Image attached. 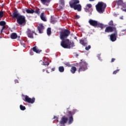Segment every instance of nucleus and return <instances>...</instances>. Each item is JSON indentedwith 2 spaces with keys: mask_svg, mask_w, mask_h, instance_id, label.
<instances>
[{
  "mask_svg": "<svg viewBox=\"0 0 126 126\" xmlns=\"http://www.w3.org/2000/svg\"><path fill=\"white\" fill-rule=\"evenodd\" d=\"M70 34V32L68 30H64L60 33V39L62 40L61 46L64 49H70V48L74 47V42H71L69 39H66Z\"/></svg>",
  "mask_w": 126,
  "mask_h": 126,
  "instance_id": "1",
  "label": "nucleus"
},
{
  "mask_svg": "<svg viewBox=\"0 0 126 126\" xmlns=\"http://www.w3.org/2000/svg\"><path fill=\"white\" fill-rule=\"evenodd\" d=\"M117 24H114L113 21H111V41L112 42H115L117 41V38L118 37V31H117Z\"/></svg>",
  "mask_w": 126,
  "mask_h": 126,
  "instance_id": "2",
  "label": "nucleus"
},
{
  "mask_svg": "<svg viewBox=\"0 0 126 126\" xmlns=\"http://www.w3.org/2000/svg\"><path fill=\"white\" fill-rule=\"evenodd\" d=\"M79 3V0H73V2H69V5L71 8H73L74 10L81 11V5Z\"/></svg>",
  "mask_w": 126,
  "mask_h": 126,
  "instance_id": "3",
  "label": "nucleus"
},
{
  "mask_svg": "<svg viewBox=\"0 0 126 126\" xmlns=\"http://www.w3.org/2000/svg\"><path fill=\"white\" fill-rule=\"evenodd\" d=\"M106 3L103 2H98L95 5L96 9L99 13H103L105 11V8H106Z\"/></svg>",
  "mask_w": 126,
  "mask_h": 126,
  "instance_id": "4",
  "label": "nucleus"
},
{
  "mask_svg": "<svg viewBox=\"0 0 126 126\" xmlns=\"http://www.w3.org/2000/svg\"><path fill=\"white\" fill-rule=\"evenodd\" d=\"M89 23L91 26H93V27H99V28H101V29H103V28L105 27V26H104V25L92 19H90L89 20Z\"/></svg>",
  "mask_w": 126,
  "mask_h": 126,
  "instance_id": "5",
  "label": "nucleus"
},
{
  "mask_svg": "<svg viewBox=\"0 0 126 126\" xmlns=\"http://www.w3.org/2000/svg\"><path fill=\"white\" fill-rule=\"evenodd\" d=\"M79 68L78 70V72L81 71H85L88 69L87 65L88 63L84 61L83 60H81V62L79 63Z\"/></svg>",
  "mask_w": 126,
  "mask_h": 126,
  "instance_id": "6",
  "label": "nucleus"
},
{
  "mask_svg": "<svg viewBox=\"0 0 126 126\" xmlns=\"http://www.w3.org/2000/svg\"><path fill=\"white\" fill-rule=\"evenodd\" d=\"M17 23L19 24V25H23V24H25V23H26L25 16L21 15L17 19Z\"/></svg>",
  "mask_w": 126,
  "mask_h": 126,
  "instance_id": "7",
  "label": "nucleus"
},
{
  "mask_svg": "<svg viewBox=\"0 0 126 126\" xmlns=\"http://www.w3.org/2000/svg\"><path fill=\"white\" fill-rule=\"evenodd\" d=\"M34 52L36 53V54H40L41 52H42V50L38 49V48H37V46H34L32 47V50L30 51V55H31V56H33V55H34Z\"/></svg>",
  "mask_w": 126,
  "mask_h": 126,
  "instance_id": "8",
  "label": "nucleus"
},
{
  "mask_svg": "<svg viewBox=\"0 0 126 126\" xmlns=\"http://www.w3.org/2000/svg\"><path fill=\"white\" fill-rule=\"evenodd\" d=\"M26 34L29 37V38H31V39H33L34 36H33V34H35V35H37V33L35 32V31H32L30 29H28L27 31H26Z\"/></svg>",
  "mask_w": 126,
  "mask_h": 126,
  "instance_id": "9",
  "label": "nucleus"
},
{
  "mask_svg": "<svg viewBox=\"0 0 126 126\" xmlns=\"http://www.w3.org/2000/svg\"><path fill=\"white\" fill-rule=\"evenodd\" d=\"M24 101L25 102H27L30 104H34V103H35V97H32L31 98L28 95H26Z\"/></svg>",
  "mask_w": 126,
  "mask_h": 126,
  "instance_id": "10",
  "label": "nucleus"
},
{
  "mask_svg": "<svg viewBox=\"0 0 126 126\" xmlns=\"http://www.w3.org/2000/svg\"><path fill=\"white\" fill-rule=\"evenodd\" d=\"M68 113L70 115L68 119V125H71V123H73V116L72 115H74V112L69 111Z\"/></svg>",
  "mask_w": 126,
  "mask_h": 126,
  "instance_id": "11",
  "label": "nucleus"
},
{
  "mask_svg": "<svg viewBox=\"0 0 126 126\" xmlns=\"http://www.w3.org/2000/svg\"><path fill=\"white\" fill-rule=\"evenodd\" d=\"M44 29H45V27H44L43 24H40L37 27V30L40 34H42L44 32Z\"/></svg>",
  "mask_w": 126,
  "mask_h": 126,
  "instance_id": "12",
  "label": "nucleus"
},
{
  "mask_svg": "<svg viewBox=\"0 0 126 126\" xmlns=\"http://www.w3.org/2000/svg\"><path fill=\"white\" fill-rule=\"evenodd\" d=\"M68 121V118H67V117L66 116H63L60 122V125H64L67 123Z\"/></svg>",
  "mask_w": 126,
  "mask_h": 126,
  "instance_id": "13",
  "label": "nucleus"
},
{
  "mask_svg": "<svg viewBox=\"0 0 126 126\" xmlns=\"http://www.w3.org/2000/svg\"><path fill=\"white\" fill-rule=\"evenodd\" d=\"M21 15H20V14H19V13H18L17 11H15L12 13L11 16L12 18H16V19H17V18H18V17H20Z\"/></svg>",
  "mask_w": 126,
  "mask_h": 126,
  "instance_id": "14",
  "label": "nucleus"
},
{
  "mask_svg": "<svg viewBox=\"0 0 126 126\" xmlns=\"http://www.w3.org/2000/svg\"><path fill=\"white\" fill-rule=\"evenodd\" d=\"M10 38L13 40L16 39V38H17V34L15 32L12 33L10 35Z\"/></svg>",
  "mask_w": 126,
  "mask_h": 126,
  "instance_id": "15",
  "label": "nucleus"
},
{
  "mask_svg": "<svg viewBox=\"0 0 126 126\" xmlns=\"http://www.w3.org/2000/svg\"><path fill=\"white\" fill-rule=\"evenodd\" d=\"M45 14V13L42 12L41 14H40V18L41 19V20H42V21H44L46 22L47 21V19H46V17H45L44 16V15Z\"/></svg>",
  "mask_w": 126,
  "mask_h": 126,
  "instance_id": "16",
  "label": "nucleus"
},
{
  "mask_svg": "<svg viewBox=\"0 0 126 126\" xmlns=\"http://www.w3.org/2000/svg\"><path fill=\"white\" fill-rule=\"evenodd\" d=\"M116 3L118 6H120V5L123 6V5L124 4V1H123V0H118L116 1Z\"/></svg>",
  "mask_w": 126,
  "mask_h": 126,
  "instance_id": "17",
  "label": "nucleus"
},
{
  "mask_svg": "<svg viewBox=\"0 0 126 126\" xmlns=\"http://www.w3.org/2000/svg\"><path fill=\"white\" fill-rule=\"evenodd\" d=\"M26 11L27 13L30 14H32L34 13V10L31 9V10L29 9H26Z\"/></svg>",
  "mask_w": 126,
  "mask_h": 126,
  "instance_id": "18",
  "label": "nucleus"
},
{
  "mask_svg": "<svg viewBox=\"0 0 126 126\" xmlns=\"http://www.w3.org/2000/svg\"><path fill=\"white\" fill-rule=\"evenodd\" d=\"M41 2L43 4H46V3H50L51 2V0H40Z\"/></svg>",
  "mask_w": 126,
  "mask_h": 126,
  "instance_id": "19",
  "label": "nucleus"
},
{
  "mask_svg": "<svg viewBox=\"0 0 126 126\" xmlns=\"http://www.w3.org/2000/svg\"><path fill=\"white\" fill-rule=\"evenodd\" d=\"M71 73L74 74L75 71H76V67L75 66H72L70 69Z\"/></svg>",
  "mask_w": 126,
  "mask_h": 126,
  "instance_id": "20",
  "label": "nucleus"
},
{
  "mask_svg": "<svg viewBox=\"0 0 126 126\" xmlns=\"http://www.w3.org/2000/svg\"><path fill=\"white\" fill-rule=\"evenodd\" d=\"M59 71L60 72H63L64 71V67L63 66H59Z\"/></svg>",
  "mask_w": 126,
  "mask_h": 126,
  "instance_id": "21",
  "label": "nucleus"
},
{
  "mask_svg": "<svg viewBox=\"0 0 126 126\" xmlns=\"http://www.w3.org/2000/svg\"><path fill=\"white\" fill-rule=\"evenodd\" d=\"M122 6L123 8H121L122 10L123 11H125V12H126V4L124 3Z\"/></svg>",
  "mask_w": 126,
  "mask_h": 126,
  "instance_id": "22",
  "label": "nucleus"
},
{
  "mask_svg": "<svg viewBox=\"0 0 126 126\" xmlns=\"http://www.w3.org/2000/svg\"><path fill=\"white\" fill-rule=\"evenodd\" d=\"M80 44H81V45H83V46H86V45H87V42H85L84 40H80Z\"/></svg>",
  "mask_w": 126,
  "mask_h": 126,
  "instance_id": "23",
  "label": "nucleus"
},
{
  "mask_svg": "<svg viewBox=\"0 0 126 126\" xmlns=\"http://www.w3.org/2000/svg\"><path fill=\"white\" fill-rule=\"evenodd\" d=\"M105 32L109 33L111 32V26L108 27L105 29Z\"/></svg>",
  "mask_w": 126,
  "mask_h": 126,
  "instance_id": "24",
  "label": "nucleus"
},
{
  "mask_svg": "<svg viewBox=\"0 0 126 126\" xmlns=\"http://www.w3.org/2000/svg\"><path fill=\"white\" fill-rule=\"evenodd\" d=\"M47 35H50L52 34V31H51V28H48L47 29Z\"/></svg>",
  "mask_w": 126,
  "mask_h": 126,
  "instance_id": "25",
  "label": "nucleus"
},
{
  "mask_svg": "<svg viewBox=\"0 0 126 126\" xmlns=\"http://www.w3.org/2000/svg\"><path fill=\"white\" fill-rule=\"evenodd\" d=\"M6 24V23H5V22L3 21H1L0 22V26H4Z\"/></svg>",
  "mask_w": 126,
  "mask_h": 126,
  "instance_id": "26",
  "label": "nucleus"
},
{
  "mask_svg": "<svg viewBox=\"0 0 126 126\" xmlns=\"http://www.w3.org/2000/svg\"><path fill=\"white\" fill-rule=\"evenodd\" d=\"M20 110H21L22 111H24L25 110H26V108L25 107V106L22 105H20Z\"/></svg>",
  "mask_w": 126,
  "mask_h": 126,
  "instance_id": "27",
  "label": "nucleus"
},
{
  "mask_svg": "<svg viewBox=\"0 0 126 126\" xmlns=\"http://www.w3.org/2000/svg\"><path fill=\"white\" fill-rule=\"evenodd\" d=\"M91 49V45H88V46H86L85 47V50L86 51H89Z\"/></svg>",
  "mask_w": 126,
  "mask_h": 126,
  "instance_id": "28",
  "label": "nucleus"
},
{
  "mask_svg": "<svg viewBox=\"0 0 126 126\" xmlns=\"http://www.w3.org/2000/svg\"><path fill=\"white\" fill-rule=\"evenodd\" d=\"M34 13H36V14H40V9H36L35 11H34Z\"/></svg>",
  "mask_w": 126,
  "mask_h": 126,
  "instance_id": "29",
  "label": "nucleus"
},
{
  "mask_svg": "<svg viewBox=\"0 0 126 126\" xmlns=\"http://www.w3.org/2000/svg\"><path fill=\"white\" fill-rule=\"evenodd\" d=\"M50 64V63L46 62L45 63L43 62L42 63V65H49Z\"/></svg>",
  "mask_w": 126,
  "mask_h": 126,
  "instance_id": "30",
  "label": "nucleus"
},
{
  "mask_svg": "<svg viewBox=\"0 0 126 126\" xmlns=\"http://www.w3.org/2000/svg\"><path fill=\"white\" fill-rule=\"evenodd\" d=\"M64 64L65 65H66V66H68V67H71V65L69 64V63H64Z\"/></svg>",
  "mask_w": 126,
  "mask_h": 126,
  "instance_id": "31",
  "label": "nucleus"
},
{
  "mask_svg": "<svg viewBox=\"0 0 126 126\" xmlns=\"http://www.w3.org/2000/svg\"><path fill=\"white\" fill-rule=\"evenodd\" d=\"M2 17H3V12L0 11V18H2Z\"/></svg>",
  "mask_w": 126,
  "mask_h": 126,
  "instance_id": "32",
  "label": "nucleus"
},
{
  "mask_svg": "<svg viewBox=\"0 0 126 126\" xmlns=\"http://www.w3.org/2000/svg\"><path fill=\"white\" fill-rule=\"evenodd\" d=\"M119 71H120V69H117L116 70L114 71L113 72V74H117V73H118V72H119Z\"/></svg>",
  "mask_w": 126,
  "mask_h": 126,
  "instance_id": "33",
  "label": "nucleus"
},
{
  "mask_svg": "<svg viewBox=\"0 0 126 126\" xmlns=\"http://www.w3.org/2000/svg\"><path fill=\"white\" fill-rule=\"evenodd\" d=\"M87 6L89 7V8H91L92 7V5L91 4H88Z\"/></svg>",
  "mask_w": 126,
  "mask_h": 126,
  "instance_id": "34",
  "label": "nucleus"
},
{
  "mask_svg": "<svg viewBox=\"0 0 126 126\" xmlns=\"http://www.w3.org/2000/svg\"><path fill=\"white\" fill-rule=\"evenodd\" d=\"M75 18L76 19H79V18H80V16H79V15H76Z\"/></svg>",
  "mask_w": 126,
  "mask_h": 126,
  "instance_id": "35",
  "label": "nucleus"
},
{
  "mask_svg": "<svg viewBox=\"0 0 126 126\" xmlns=\"http://www.w3.org/2000/svg\"><path fill=\"white\" fill-rule=\"evenodd\" d=\"M116 61V59H114V58H112L111 59V63H114V61Z\"/></svg>",
  "mask_w": 126,
  "mask_h": 126,
  "instance_id": "36",
  "label": "nucleus"
},
{
  "mask_svg": "<svg viewBox=\"0 0 126 126\" xmlns=\"http://www.w3.org/2000/svg\"><path fill=\"white\" fill-rule=\"evenodd\" d=\"M2 30H4V29H5V26H2Z\"/></svg>",
  "mask_w": 126,
  "mask_h": 126,
  "instance_id": "37",
  "label": "nucleus"
},
{
  "mask_svg": "<svg viewBox=\"0 0 126 126\" xmlns=\"http://www.w3.org/2000/svg\"><path fill=\"white\" fill-rule=\"evenodd\" d=\"M52 71H55V67L51 69Z\"/></svg>",
  "mask_w": 126,
  "mask_h": 126,
  "instance_id": "38",
  "label": "nucleus"
},
{
  "mask_svg": "<svg viewBox=\"0 0 126 126\" xmlns=\"http://www.w3.org/2000/svg\"><path fill=\"white\" fill-rule=\"evenodd\" d=\"M53 119L55 120L56 119H57V120H58V117H57L56 116H54Z\"/></svg>",
  "mask_w": 126,
  "mask_h": 126,
  "instance_id": "39",
  "label": "nucleus"
},
{
  "mask_svg": "<svg viewBox=\"0 0 126 126\" xmlns=\"http://www.w3.org/2000/svg\"><path fill=\"white\" fill-rule=\"evenodd\" d=\"M15 83H18V81L17 80H15Z\"/></svg>",
  "mask_w": 126,
  "mask_h": 126,
  "instance_id": "40",
  "label": "nucleus"
},
{
  "mask_svg": "<svg viewBox=\"0 0 126 126\" xmlns=\"http://www.w3.org/2000/svg\"><path fill=\"white\" fill-rule=\"evenodd\" d=\"M125 31H126V29L122 30V32H125Z\"/></svg>",
  "mask_w": 126,
  "mask_h": 126,
  "instance_id": "41",
  "label": "nucleus"
},
{
  "mask_svg": "<svg viewBox=\"0 0 126 126\" xmlns=\"http://www.w3.org/2000/svg\"><path fill=\"white\" fill-rule=\"evenodd\" d=\"M108 36H109V37H110V38H109L110 40H111V35H109Z\"/></svg>",
  "mask_w": 126,
  "mask_h": 126,
  "instance_id": "42",
  "label": "nucleus"
},
{
  "mask_svg": "<svg viewBox=\"0 0 126 126\" xmlns=\"http://www.w3.org/2000/svg\"><path fill=\"white\" fill-rule=\"evenodd\" d=\"M90 0V1H94V0Z\"/></svg>",
  "mask_w": 126,
  "mask_h": 126,
  "instance_id": "43",
  "label": "nucleus"
},
{
  "mask_svg": "<svg viewBox=\"0 0 126 126\" xmlns=\"http://www.w3.org/2000/svg\"><path fill=\"white\" fill-rule=\"evenodd\" d=\"M3 30H1V31H0V33H2V31H3Z\"/></svg>",
  "mask_w": 126,
  "mask_h": 126,
  "instance_id": "44",
  "label": "nucleus"
},
{
  "mask_svg": "<svg viewBox=\"0 0 126 126\" xmlns=\"http://www.w3.org/2000/svg\"><path fill=\"white\" fill-rule=\"evenodd\" d=\"M42 72H45V69L42 70Z\"/></svg>",
  "mask_w": 126,
  "mask_h": 126,
  "instance_id": "45",
  "label": "nucleus"
},
{
  "mask_svg": "<svg viewBox=\"0 0 126 126\" xmlns=\"http://www.w3.org/2000/svg\"><path fill=\"white\" fill-rule=\"evenodd\" d=\"M120 19H123V17H121Z\"/></svg>",
  "mask_w": 126,
  "mask_h": 126,
  "instance_id": "46",
  "label": "nucleus"
},
{
  "mask_svg": "<svg viewBox=\"0 0 126 126\" xmlns=\"http://www.w3.org/2000/svg\"><path fill=\"white\" fill-rule=\"evenodd\" d=\"M46 71H47V72L48 73H49V72H48V70H47Z\"/></svg>",
  "mask_w": 126,
  "mask_h": 126,
  "instance_id": "47",
  "label": "nucleus"
},
{
  "mask_svg": "<svg viewBox=\"0 0 126 126\" xmlns=\"http://www.w3.org/2000/svg\"><path fill=\"white\" fill-rule=\"evenodd\" d=\"M23 45L25 46V44L23 43Z\"/></svg>",
  "mask_w": 126,
  "mask_h": 126,
  "instance_id": "48",
  "label": "nucleus"
},
{
  "mask_svg": "<svg viewBox=\"0 0 126 126\" xmlns=\"http://www.w3.org/2000/svg\"><path fill=\"white\" fill-rule=\"evenodd\" d=\"M23 13H25V12L23 11Z\"/></svg>",
  "mask_w": 126,
  "mask_h": 126,
  "instance_id": "49",
  "label": "nucleus"
},
{
  "mask_svg": "<svg viewBox=\"0 0 126 126\" xmlns=\"http://www.w3.org/2000/svg\"><path fill=\"white\" fill-rule=\"evenodd\" d=\"M99 60H101V59H100V58H99Z\"/></svg>",
  "mask_w": 126,
  "mask_h": 126,
  "instance_id": "50",
  "label": "nucleus"
}]
</instances>
